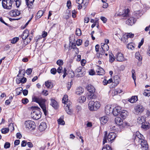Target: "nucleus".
Segmentation results:
<instances>
[{
	"mask_svg": "<svg viewBox=\"0 0 150 150\" xmlns=\"http://www.w3.org/2000/svg\"><path fill=\"white\" fill-rule=\"evenodd\" d=\"M116 137V134L115 133L111 132L108 134L107 136V139L109 142H112V141L115 139Z\"/></svg>",
	"mask_w": 150,
	"mask_h": 150,
	"instance_id": "nucleus-12",
	"label": "nucleus"
},
{
	"mask_svg": "<svg viewBox=\"0 0 150 150\" xmlns=\"http://www.w3.org/2000/svg\"><path fill=\"white\" fill-rule=\"evenodd\" d=\"M135 58L138 59L139 61H141L142 57L139 52H136L135 54Z\"/></svg>",
	"mask_w": 150,
	"mask_h": 150,
	"instance_id": "nucleus-32",
	"label": "nucleus"
},
{
	"mask_svg": "<svg viewBox=\"0 0 150 150\" xmlns=\"http://www.w3.org/2000/svg\"><path fill=\"white\" fill-rule=\"evenodd\" d=\"M138 100L137 96H132L131 98L129 100V101L132 103H133L136 102Z\"/></svg>",
	"mask_w": 150,
	"mask_h": 150,
	"instance_id": "nucleus-29",
	"label": "nucleus"
},
{
	"mask_svg": "<svg viewBox=\"0 0 150 150\" xmlns=\"http://www.w3.org/2000/svg\"><path fill=\"white\" fill-rule=\"evenodd\" d=\"M15 2L16 4L17 7L18 8L19 7L21 4V0H14L13 1Z\"/></svg>",
	"mask_w": 150,
	"mask_h": 150,
	"instance_id": "nucleus-44",
	"label": "nucleus"
},
{
	"mask_svg": "<svg viewBox=\"0 0 150 150\" xmlns=\"http://www.w3.org/2000/svg\"><path fill=\"white\" fill-rule=\"evenodd\" d=\"M86 88L88 92L87 93V97L88 100L95 99L96 98V96L94 94L95 89L93 86L89 84L86 86Z\"/></svg>",
	"mask_w": 150,
	"mask_h": 150,
	"instance_id": "nucleus-1",
	"label": "nucleus"
},
{
	"mask_svg": "<svg viewBox=\"0 0 150 150\" xmlns=\"http://www.w3.org/2000/svg\"><path fill=\"white\" fill-rule=\"evenodd\" d=\"M44 13L43 11L42 10H40L38 11L37 13L36 16V17L37 19H39L43 15Z\"/></svg>",
	"mask_w": 150,
	"mask_h": 150,
	"instance_id": "nucleus-31",
	"label": "nucleus"
},
{
	"mask_svg": "<svg viewBox=\"0 0 150 150\" xmlns=\"http://www.w3.org/2000/svg\"><path fill=\"white\" fill-rule=\"evenodd\" d=\"M27 79L26 78L24 77H23L21 79V82L22 83H25Z\"/></svg>",
	"mask_w": 150,
	"mask_h": 150,
	"instance_id": "nucleus-60",
	"label": "nucleus"
},
{
	"mask_svg": "<svg viewBox=\"0 0 150 150\" xmlns=\"http://www.w3.org/2000/svg\"><path fill=\"white\" fill-rule=\"evenodd\" d=\"M145 118L144 116L139 117L137 119V122L138 123L142 124L145 122Z\"/></svg>",
	"mask_w": 150,
	"mask_h": 150,
	"instance_id": "nucleus-25",
	"label": "nucleus"
},
{
	"mask_svg": "<svg viewBox=\"0 0 150 150\" xmlns=\"http://www.w3.org/2000/svg\"><path fill=\"white\" fill-rule=\"evenodd\" d=\"M72 16L73 18H75L76 17V16L75 15L76 14V12L75 10H73L72 12Z\"/></svg>",
	"mask_w": 150,
	"mask_h": 150,
	"instance_id": "nucleus-58",
	"label": "nucleus"
},
{
	"mask_svg": "<svg viewBox=\"0 0 150 150\" xmlns=\"http://www.w3.org/2000/svg\"><path fill=\"white\" fill-rule=\"evenodd\" d=\"M112 149L108 145H106L104 146L102 149V150H111Z\"/></svg>",
	"mask_w": 150,
	"mask_h": 150,
	"instance_id": "nucleus-39",
	"label": "nucleus"
},
{
	"mask_svg": "<svg viewBox=\"0 0 150 150\" xmlns=\"http://www.w3.org/2000/svg\"><path fill=\"white\" fill-rule=\"evenodd\" d=\"M35 0H26V4L28 7L29 8H32L33 4Z\"/></svg>",
	"mask_w": 150,
	"mask_h": 150,
	"instance_id": "nucleus-19",
	"label": "nucleus"
},
{
	"mask_svg": "<svg viewBox=\"0 0 150 150\" xmlns=\"http://www.w3.org/2000/svg\"><path fill=\"white\" fill-rule=\"evenodd\" d=\"M29 31L28 30H26L23 32L22 34L21 35V38L23 40H25L27 39V38L29 36Z\"/></svg>",
	"mask_w": 150,
	"mask_h": 150,
	"instance_id": "nucleus-16",
	"label": "nucleus"
},
{
	"mask_svg": "<svg viewBox=\"0 0 150 150\" xmlns=\"http://www.w3.org/2000/svg\"><path fill=\"white\" fill-rule=\"evenodd\" d=\"M100 19L103 21V23H105L107 21V19L105 17H103V16H101L100 17Z\"/></svg>",
	"mask_w": 150,
	"mask_h": 150,
	"instance_id": "nucleus-59",
	"label": "nucleus"
},
{
	"mask_svg": "<svg viewBox=\"0 0 150 150\" xmlns=\"http://www.w3.org/2000/svg\"><path fill=\"white\" fill-rule=\"evenodd\" d=\"M76 76L79 77L83 76L85 74L84 68L83 67H79L76 70Z\"/></svg>",
	"mask_w": 150,
	"mask_h": 150,
	"instance_id": "nucleus-7",
	"label": "nucleus"
},
{
	"mask_svg": "<svg viewBox=\"0 0 150 150\" xmlns=\"http://www.w3.org/2000/svg\"><path fill=\"white\" fill-rule=\"evenodd\" d=\"M116 56V59L118 61L123 62L127 60V59L124 58L123 54L121 53H118Z\"/></svg>",
	"mask_w": 150,
	"mask_h": 150,
	"instance_id": "nucleus-14",
	"label": "nucleus"
},
{
	"mask_svg": "<svg viewBox=\"0 0 150 150\" xmlns=\"http://www.w3.org/2000/svg\"><path fill=\"white\" fill-rule=\"evenodd\" d=\"M107 132H105V134L104 137L103 141V144H104L105 143L107 142Z\"/></svg>",
	"mask_w": 150,
	"mask_h": 150,
	"instance_id": "nucleus-46",
	"label": "nucleus"
},
{
	"mask_svg": "<svg viewBox=\"0 0 150 150\" xmlns=\"http://www.w3.org/2000/svg\"><path fill=\"white\" fill-rule=\"evenodd\" d=\"M129 10L128 8L123 10L122 14H120V16H122L123 17H127L129 16Z\"/></svg>",
	"mask_w": 150,
	"mask_h": 150,
	"instance_id": "nucleus-27",
	"label": "nucleus"
},
{
	"mask_svg": "<svg viewBox=\"0 0 150 150\" xmlns=\"http://www.w3.org/2000/svg\"><path fill=\"white\" fill-rule=\"evenodd\" d=\"M138 143L139 144H141L142 147L144 148L145 149L147 150L148 149V145L147 142L145 139L140 141Z\"/></svg>",
	"mask_w": 150,
	"mask_h": 150,
	"instance_id": "nucleus-13",
	"label": "nucleus"
},
{
	"mask_svg": "<svg viewBox=\"0 0 150 150\" xmlns=\"http://www.w3.org/2000/svg\"><path fill=\"white\" fill-rule=\"evenodd\" d=\"M105 112L107 115H109L112 112V109L110 105H107L105 108Z\"/></svg>",
	"mask_w": 150,
	"mask_h": 150,
	"instance_id": "nucleus-21",
	"label": "nucleus"
},
{
	"mask_svg": "<svg viewBox=\"0 0 150 150\" xmlns=\"http://www.w3.org/2000/svg\"><path fill=\"white\" fill-rule=\"evenodd\" d=\"M86 98L85 96H82L80 97L79 100L80 103H82L86 101Z\"/></svg>",
	"mask_w": 150,
	"mask_h": 150,
	"instance_id": "nucleus-37",
	"label": "nucleus"
},
{
	"mask_svg": "<svg viewBox=\"0 0 150 150\" xmlns=\"http://www.w3.org/2000/svg\"><path fill=\"white\" fill-rule=\"evenodd\" d=\"M68 99L67 96V95H64L62 99V102L63 103L66 104V106L65 107V110L67 113L69 115H71L73 113L72 110L70 109V105H69L67 104Z\"/></svg>",
	"mask_w": 150,
	"mask_h": 150,
	"instance_id": "nucleus-4",
	"label": "nucleus"
},
{
	"mask_svg": "<svg viewBox=\"0 0 150 150\" xmlns=\"http://www.w3.org/2000/svg\"><path fill=\"white\" fill-rule=\"evenodd\" d=\"M23 90V88L21 87H19L16 89V95H19L22 93V91Z\"/></svg>",
	"mask_w": 150,
	"mask_h": 150,
	"instance_id": "nucleus-35",
	"label": "nucleus"
},
{
	"mask_svg": "<svg viewBox=\"0 0 150 150\" xmlns=\"http://www.w3.org/2000/svg\"><path fill=\"white\" fill-rule=\"evenodd\" d=\"M22 101L23 104H26L28 103L29 101L27 98H24V99H22Z\"/></svg>",
	"mask_w": 150,
	"mask_h": 150,
	"instance_id": "nucleus-50",
	"label": "nucleus"
},
{
	"mask_svg": "<svg viewBox=\"0 0 150 150\" xmlns=\"http://www.w3.org/2000/svg\"><path fill=\"white\" fill-rule=\"evenodd\" d=\"M84 91V89L81 87L78 88L76 90V93L79 95H81Z\"/></svg>",
	"mask_w": 150,
	"mask_h": 150,
	"instance_id": "nucleus-28",
	"label": "nucleus"
},
{
	"mask_svg": "<svg viewBox=\"0 0 150 150\" xmlns=\"http://www.w3.org/2000/svg\"><path fill=\"white\" fill-rule=\"evenodd\" d=\"M71 5V3L70 1H68L67 2V6L69 9H70Z\"/></svg>",
	"mask_w": 150,
	"mask_h": 150,
	"instance_id": "nucleus-57",
	"label": "nucleus"
},
{
	"mask_svg": "<svg viewBox=\"0 0 150 150\" xmlns=\"http://www.w3.org/2000/svg\"><path fill=\"white\" fill-rule=\"evenodd\" d=\"M32 71V69L30 68H29L26 70V73L28 75H30L31 74Z\"/></svg>",
	"mask_w": 150,
	"mask_h": 150,
	"instance_id": "nucleus-54",
	"label": "nucleus"
},
{
	"mask_svg": "<svg viewBox=\"0 0 150 150\" xmlns=\"http://www.w3.org/2000/svg\"><path fill=\"white\" fill-rule=\"evenodd\" d=\"M141 127L142 128L147 129L149 128V126L147 122H144L142 124Z\"/></svg>",
	"mask_w": 150,
	"mask_h": 150,
	"instance_id": "nucleus-36",
	"label": "nucleus"
},
{
	"mask_svg": "<svg viewBox=\"0 0 150 150\" xmlns=\"http://www.w3.org/2000/svg\"><path fill=\"white\" fill-rule=\"evenodd\" d=\"M135 20L133 17H130L126 21V23L128 25H132L134 24Z\"/></svg>",
	"mask_w": 150,
	"mask_h": 150,
	"instance_id": "nucleus-17",
	"label": "nucleus"
},
{
	"mask_svg": "<svg viewBox=\"0 0 150 150\" xmlns=\"http://www.w3.org/2000/svg\"><path fill=\"white\" fill-rule=\"evenodd\" d=\"M144 107L141 104L137 105L134 108L135 113L137 115L141 114L144 111Z\"/></svg>",
	"mask_w": 150,
	"mask_h": 150,
	"instance_id": "nucleus-9",
	"label": "nucleus"
},
{
	"mask_svg": "<svg viewBox=\"0 0 150 150\" xmlns=\"http://www.w3.org/2000/svg\"><path fill=\"white\" fill-rule=\"evenodd\" d=\"M19 40V38L18 37H15L13 38L11 40V43L14 44L16 43Z\"/></svg>",
	"mask_w": 150,
	"mask_h": 150,
	"instance_id": "nucleus-43",
	"label": "nucleus"
},
{
	"mask_svg": "<svg viewBox=\"0 0 150 150\" xmlns=\"http://www.w3.org/2000/svg\"><path fill=\"white\" fill-rule=\"evenodd\" d=\"M50 105L55 109L58 108L57 103L54 100H51Z\"/></svg>",
	"mask_w": 150,
	"mask_h": 150,
	"instance_id": "nucleus-26",
	"label": "nucleus"
},
{
	"mask_svg": "<svg viewBox=\"0 0 150 150\" xmlns=\"http://www.w3.org/2000/svg\"><path fill=\"white\" fill-rule=\"evenodd\" d=\"M100 105L99 102L90 101L88 104V108L91 111H95L100 107Z\"/></svg>",
	"mask_w": 150,
	"mask_h": 150,
	"instance_id": "nucleus-5",
	"label": "nucleus"
},
{
	"mask_svg": "<svg viewBox=\"0 0 150 150\" xmlns=\"http://www.w3.org/2000/svg\"><path fill=\"white\" fill-rule=\"evenodd\" d=\"M100 123L101 124H105L108 120V118L106 116H103L100 118Z\"/></svg>",
	"mask_w": 150,
	"mask_h": 150,
	"instance_id": "nucleus-22",
	"label": "nucleus"
},
{
	"mask_svg": "<svg viewBox=\"0 0 150 150\" xmlns=\"http://www.w3.org/2000/svg\"><path fill=\"white\" fill-rule=\"evenodd\" d=\"M9 131V129L8 128H3L1 130V132L3 134H5Z\"/></svg>",
	"mask_w": 150,
	"mask_h": 150,
	"instance_id": "nucleus-45",
	"label": "nucleus"
},
{
	"mask_svg": "<svg viewBox=\"0 0 150 150\" xmlns=\"http://www.w3.org/2000/svg\"><path fill=\"white\" fill-rule=\"evenodd\" d=\"M23 93L24 95L26 96L27 95L28 93V91L27 90L25 89L23 90Z\"/></svg>",
	"mask_w": 150,
	"mask_h": 150,
	"instance_id": "nucleus-62",
	"label": "nucleus"
},
{
	"mask_svg": "<svg viewBox=\"0 0 150 150\" xmlns=\"http://www.w3.org/2000/svg\"><path fill=\"white\" fill-rule=\"evenodd\" d=\"M57 70L55 68H52L50 70L51 73L54 75L57 72Z\"/></svg>",
	"mask_w": 150,
	"mask_h": 150,
	"instance_id": "nucleus-51",
	"label": "nucleus"
},
{
	"mask_svg": "<svg viewBox=\"0 0 150 150\" xmlns=\"http://www.w3.org/2000/svg\"><path fill=\"white\" fill-rule=\"evenodd\" d=\"M134 35L133 34L131 33H129L127 34H126L124 35V38H132L133 37Z\"/></svg>",
	"mask_w": 150,
	"mask_h": 150,
	"instance_id": "nucleus-33",
	"label": "nucleus"
},
{
	"mask_svg": "<svg viewBox=\"0 0 150 150\" xmlns=\"http://www.w3.org/2000/svg\"><path fill=\"white\" fill-rule=\"evenodd\" d=\"M76 35L78 36H80L81 34V32L80 29L79 28H77L76 30Z\"/></svg>",
	"mask_w": 150,
	"mask_h": 150,
	"instance_id": "nucleus-40",
	"label": "nucleus"
},
{
	"mask_svg": "<svg viewBox=\"0 0 150 150\" xmlns=\"http://www.w3.org/2000/svg\"><path fill=\"white\" fill-rule=\"evenodd\" d=\"M133 139L135 141H137L138 142L144 139H145V138L139 131H137L136 132L135 134L134 135Z\"/></svg>",
	"mask_w": 150,
	"mask_h": 150,
	"instance_id": "nucleus-10",
	"label": "nucleus"
},
{
	"mask_svg": "<svg viewBox=\"0 0 150 150\" xmlns=\"http://www.w3.org/2000/svg\"><path fill=\"white\" fill-rule=\"evenodd\" d=\"M115 123L118 125L121 126L123 123L122 120L119 117H116L115 119Z\"/></svg>",
	"mask_w": 150,
	"mask_h": 150,
	"instance_id": "nucleus-20",
	"label": "nucleus"
},
{
	"mask_svg": "<svg viewBox=\"0 0 150 150\" xmlns=\"http://www.w3.org/2000/svg\"><path fill=\"white\" fill-rule=\"evenodd\" d=\"M144 39L142 38L141 40V41L140 42L139 44V45H138V47L139 48H140V47L143 44V43L144 42Z\"/></svg>",
	"mask_w": 150,
	"mask_h": 150,
	"instance_id": "nucleus-56",
	"label": "nucleus"
},
{
	"mask_svg": "<svg viewBox=\"0 0 150 150\" xmlns=\"http://www.w3.org/2000/svg\"><path fill=\"white\" fill-rule=\"evenodd\" d=\"M33 100L34 102L38 103L40 107L42 109L45 115H46L47 110L46 105L45 104V100L44 99L40 98L36 96H35L33 98Z\"/></svg>",
	"mask_w": 150,
	"mask_h": 150,
	"instance_id": "nucleus-2",
	"label": "nucleus"
},
{
	"mask_svg": "<svg viewBox=\"0 0 150 150\" xmlns=\"http://www.w3.org/2000/svg\"><path fill=\"white\" fill-rule=\"evenodd\" d=\"M128 112L125 110H122L120 113V116L123 119L125 118L127 116Z\"/></svg>",
	"mask_w": 150,
	"mask_h": 150,
	"instance_id": "nucleus-23",
	"label": "nucleus"
},
{
	"mask_svg": "<svg viewBox=\"0 0 150 150\" xmlns=\"http://www.w3.org/2000/svg\"><path fill=\"white\" fill-rule=\"evenodd\" d=\"M31 109H33L31 113V115L33 119L35 120H38L41 117L40 109L37 106H32Z\"/></svg>",
	"mask_w": 150,
	"mask_h": 150,
	"instance_id": "nucleus-3",
	"label": "nucleus"
},
{
	"mask_svg": "<svg viewBox=\"0 0 150 150\" xmlns=\"http://www.w3.org/2000/svg\"><path fill=\"white\" fill-rule=\"evenodd\" d=\"M13 2V0H3L2 6L4 9L10 10L12 8V4Z\"/></svg>",
	"mask_w": 150,
	"mask_h": 150,
	"instance_id": "nucleus-6",
	"label": "nucleus"
},
{
	"mask_svg": "<svg viewBox=\"0 0 150 150\" xmlns=\"http://www.w3.org/2000/svg\"><path fill=\"white\" fill-rule=\"evenodd\" d=\"M45 86L48 88H52L53 87L52 83L49 82L48 81H47L45 82Z\"/></svg>",
	"mask_w": 150,
	"mask_h": 150,
	"instance_id": "nucleus-34",
	"label": "nucleus"
},
{
	"mask_svg": "<svg viewBox=\"0 0 150 150\" xmlns=\"http://www.w3.org/2000/svg\"><path fill=\"white\" fill-rule=\"evenodd\" d=\"M127 47L128 49L132 50V48L133 49L134 48V45L132 43H129L127 46Z\"/></svg>",
	"mask_w": 150,
	"mask_h": 150,
	"instance_id": "nucleus-41",
	"label": "nucleus"
},
{
	"mask_svg": "<svg viewBox=\"0 0 150 150\" xmlns=\"http://www.w3.org/2000/svg\"><path fill=\"white\" fill-rule=\"evenodd\" d=\"M98 68L96 70V72L98 74L100 75H103L104 73V71L103 69L101 67L98 66Z\"/></svg>",
	"mask_w": 150,
	"mask_h": 150,
	"instance_id": "nucleus-24",
	"label": "nucleus"
},
{
	"mask_svg": "<svg viewBox=\"0 0 150 150\" xmlns=\"http://www.w3.org/2000/svg\"><path fill=\"white\" fill-rule=\"evenodd\" d=\"M20 14V11L17 9L12 10L9 12L10 15L12 17H15L16 16H19Z\"/></svg>",
	"mask_w": 150,
	"mask_h": 150,
	"instance_id": "nucleus-15",
	"label": "nucleus"
},
{
	"mask_svg": "<svg viewBox=\"0 0 150 150\" xmlns=\"http://www.w3.org/2000/svg\"><path fill=\"white\" fill-rule=\"evenodd\" d=\"M25 125L26 128L31 130H34L36 127L35 122L31 120L26 121L25 122Z\"/></svg>",
	"mask_w": 150,
	"mask_h": 150,
	"instance_id": "nucleus-8",
	"label": "nucleus"
},
{
	"mask_svg": "<svg viewBox=\"0 0 150 150\" xmlns=\"http://www.w3.org/2000/svg\"><path fill=\"white\" fill-rule=\"evenodd\" d=\"M27 145L26 141L25 140H23L22 141L21 146L22 147H24L26 146Z\"/></svg>",
	"mask_w": 150,
	"mask_h": 150,
	"instance_id": "nucleus-55",
	"label": "nucleus"
},
{
	"mask_svg": "<svg viewBox=\"0 0 150 150\" xmlns=\"http://www.w3.org/2000/svg\"><path fill=\"white\" fill-rule=\"evenodd\" d=\"M86 61L84 59H82L81 61V65L82 66H84L85 64L86 63Z\"/></svg>",
	"mask_w": 150,
	"mask_h": 150,
	"instance_id": "nucleus-63",
	"label": "nucleus"
},
{
	"mask_svg": "<svg viewBox=\"0 0 150 150\" xmlns=\"http://www.w3.org/2000/svg\"><path fill=\"white\" fill-rule=\"evenodd\" d=\"M101 49L103 51H107L109 49V47L108 45L107 44H104L103 45H102L101 46Z\"/></svg>",
	"mask_w": 150,
	"mask_h": 150,
	"instance_id": "nucleus-30",
	"label": "nucleus"
},
{
	"mask_svg": "<svg viewBox=\"0 0 150 150\" xmlns=\"http://www.w3.org/2000/svg\"><path fill=\"white\" fill-rule=\"evenodd\" d=\"M96 57L98 58L99 59H101L104 56L102 55V54H98V53H97L96 54Z\"/></svg>",
	"mask_w": 150,
	"mask_h": 150,
	"instance_id": "nucleus-52",
	"label": "nucleus"
},
{
	"mask_svg": "<svg viewBox=\"0 0 150 150\" xmlns=\"http://www.w3.org/2000/svg\"><path fill=\"white\" fill-rule=\"evenodd\" d=\"M82 43V40L81 39H79L78 40H77L76 43V45L78 46H79L80 45H81Z\"/></svg>",
	"mask_w": 150,
	"mask_h": 150,
	"instance_id": "nucleus-53",
	"label": "nucleus"
},
{
	"mask_svg": "<svg viewBox=\"0 0 150 150\" xmlns=\"http://www.w3.org/2000/svg\"><path fill=\"white\" fill-rule=\"evenodd\" d=\"M95 74V72L93 70L91 69L89 72V74L91 75H93Z\"/></svg>",
	"mask_w": 150,
	"mask_h": 150,
	"instance_id": "nucleus-61",
	"label": "nucleus"
},
{
	"mask_svg": "<svg viewBox=\"0 0 150 150\" xmlns=\"http://www.w3.org/2000/svg\"><path fill=\"white\" fill-rule=\"evenodd\" d=\"M47 127V125L46 123L44 122H42L39 126V129L40 131L42 132L45 130Z\"/></svg>",
	"mask_w": 150,
	"mask_h": 150,
	"instance_id": "nucleus-18",
	"label": "nucleus"
},
{
	"mask_svg": "<svg viewBox=\"0 0 150 150\" xmlns=\"http://www.w3.org/2000/svg\"><path fill=\"white\" fill-rule=\"evenodd\" d=\"M121 110V108L120 106H117L113 109L112 113L115 116H117L120 114Z\"/></svg>",
	"mask_w": 150,
	"mask_h": 150,
	"instance_id": "nucleus-11",
	"label": "nucleus"
},
{
	"mask_svg": "<svg viewBox=\"0 0 150 150\" xmlns=\"http://www.w3.org/2000/svg\"><path fill=\"white\" fill-rule=\"evenodd\" d=\"M132 77L134 80V81L135 82L136 79V77L135 76V71L134 69H132Z\"/></svg>",
	"mask_w": 150,
	"mask_h": 150,
	"instance_id": "nucleus-42",
	"label": "nucleus"
},
{
	"mask_svg": "<svg viewBox=\"0 0 150 150\" xmlns=\"http://www.w3.org/2000/svg\"><path fill=\"white\" fill-rule=\"evenodd\" d=\"M57 121L59 124L64 125L65 124L64 121L62 119L59 118L57 120Z\"/></svg>",
	"mask_w": 150,
	"mask_h": 150,
	"instance_id": "nucleus-47",
	"label": "nucleus"
},
{
	"mask_svg": "<svg viewBox=\"0 0 150 150\" xmlns=\"http://www.w3.org/2000/svg\"><path fill=\"white\" fill-rule=\"evenodd\" d=\"M62 69V67L60 66L57 69V72L58 73H60L61 72V71Z\"/></svg>",
	"mask_w": 150,
	"mask_h": 150,
	"instance_id": "nucleus-64",
	"label": "nucleus"
},
{
	"mask_svg": "<svg viewBox=\"0 0 150 150\" xmlns=\"http://www.w3.org/2000/svg\"><path fill=\"white\" fill-rule=\"evenodd\" d=\"M56 63H57V64L59 66L62 65L63 64V60H61V59L58 60L57 61Z\"/></svg>",
	"mask_w": 150,
	"mask_h": 150,
	"instance_id": "nucleus-48",
	"label": "nucleus"
},
{
	"mask_svg": "<svg viewBox=\"0 0 150 150\" xmlns=\"http://www.w3.org/2000/svg\"><path fill=\"white\" fill-rule=\"evenodd\" d=\"M10 146V144L8 142H7L4 144V147L5 149L9 148Z\"/></svg>",
	"mask_w": 150,
	"mask_h": 150,
	"instance_id": "nucleus-49",
	"label": "nucleus"
},
{
	"mask_svg": "<svg viewBox=\"0 0 150 150\" xmlns=\"http://www.w3.org/2000/svg\"><path fill=\"white\" fill-rule=\"evenodd\" d=\"M68 76L69 78H72L75 76L74 73L73 71H71L68 73Z\"/></svg>",
	"mask_w": 150,
	"mask_h": 150,
	"instance_id": "nucleus-38",
	"label": "nucleus"
}]
</instances>
